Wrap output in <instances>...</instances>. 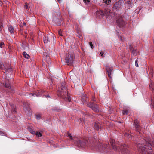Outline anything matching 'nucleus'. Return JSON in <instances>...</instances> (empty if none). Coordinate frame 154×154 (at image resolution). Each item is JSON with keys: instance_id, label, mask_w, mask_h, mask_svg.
Here are the masks:
<instances>
[{"instance_id": "obj_1", "label": "nucleus", "mask_w": 154, "mask_h": 154, "mask_svg": "<svg viewBox=\"0 0 154 154\" xmlns=\"http://www.w3.org/2000/svg\"><path fill=\"white\" fill-rule=\"evenodd\" d=\"M148 142L146 140V143L144 145H137V147L139 151L144 154H153V151L152 149L151 146H154V141L148 140Z\"/></svg>"}, {"instance_id": "obj_2", "label": "nucleus", "mask_w": 154, "mask_h": 154, "mask_svg": "<svg viewBox=\"0 0 154 154\" xmlns=\"http://www.w3.org/2000/svg\"><path fill=\"white\" fill-rule=\"evenodd\" d=\"M57 94L59 97L63 98L65 100L70 102L71 98L68 96L67 88L65 87L64 83H62L61 88H59Z\"/></svg>"}, {"instance_id": "obj_3", "label": "nucleus", "mask_w": 154, "mask_h": 154, "mask_svg": "<svg viewBox=\"0 0 154 154\" xmlns=\"http://www.w3.org/2000/svg\"><path fill=\"white\" fill-rule=\"evenodd\" d=\"M68 136H69L70 139L73 140L75 144L78 147H84L87 144V141L85 140H83L82 141L79 139L77 138H75L73 139L71 134L69 133L68 134Z\"/></svg>"}, {"instance_id": "obj_4", "label": "nucleus", "mask_w": 154, "mask_h": 154, "mask_svg": "<svg viewBox=\"0 0 154 154\" xmlns=\"http://www.w3.org/2000/svg\"><path fill=\"white\" fill-rule=\"evenodd\" d=\"M114 19L117 24L120 26H123L124 24L123 18L122 15L118 13L115 15Z\"/></svg>"}, {"instance_id": "obj_5", "label": "nucleus", "mask_w": 154, "mask_h": 154, "mask_svg": "<svg viewBox=\"0 0 154 154\" xmlns=\"http://www.w3.org/2000/svg\"><path fill=\"white\" fill-rule=\"evenodd\" d=\"M124 4V2L122 0H119L116 2L114 4L113 7V10L115 11H120L122 7Z\"/></svg>"}, {"instance_id": "obj_6", "label": "nucleus", "mask_w": 154, "mask_h": 154, "mask_svg": "<svg viewBox=\"0 0 154 154\" xmlns=\"http://www.w3.org/2000/svg\"><path fill=\"white\" fill-rule=\"evenodd\" d=\"M113 14V13H110V12L109 11H105L104 12L103 11L100 10H98L96 12V15L97 16L100 17V16H101L102 17L104 15L106 16H109Z\"/></svg>"}, {"instance_id": "obj_7", "label": "nucleus", "mask_w": 154, "mask_h": 154, "mask_svg": "<svg viewBox=\"0 0 154 154\" xmlns=\"http://www.w3.org/2000/svg\"><path fill=\"white\" fill-rule=\"evenodd\" d=\"M74 56L69 54H67L65 57V60L68 65H71L73 63Z\"/></svg>"}, {"instance_id": "obj_8", "label": "nucleus", "mask_w": 154, "mask_h": 154, "mask_svg": "<svg viewBox=\"0 0 154 154\" xmlns=\"http://www.w3.org/2000/svg\"><path fill=\"white\" fill-rule=\"evenodd\" d=\"M108 147V146L107 145L103 144L102 143H99L96 148V149H98L101 153H105L106 152V149Z\"/></svg>"}, {"instance_id": "obj_9", "label": "nucleus", "mask_w": 154, "mask_h": 154, "mask_svg": "<svg viewBox=\"0 0 154 154\" xmlns=\"http://www.w3.org/2000/svg\"><path fill=\"white\" fill-rule=\"evenodd\" d=\"M0 69L3 70L4 73L6 75V77L8 76V71L10 72H11L12 71L11 68V67L9 68L8 69L1 62H0Z\"/></svg>"}, {"instance_id": "obj_10", "label": "nucleus", "mask_w": 154, "mask_h": 154, "mask_svg": "<svg viewBox=\"0 0 154 154\" xmlns=\"http://www.w3.org/2000/svg\"><path fill=\"white\" fill-rule=\"evenodd\" d=\"M88 106L91 108L94 111H97L98 110V107L97 104L94 103H92L88 104Z\"/></svg>"}, {"instance_id": "obj_11", "label": "nucleus", "mask_w": 154, "mask_h": 154, "mask_svg": "<svg viewBox=\"0 0 154 154\" xmlns=\"http://www.w3.org/2000/svg\"><path fill=\"white\" fill-rule=\"evenodd\" d=\"M44 91H38L35 93H30L29 94V97H40L42 95L43 92H44Z\"/></svg>"}, {"instance_id": "obj_12", "label": "nucleus", "mask_w": 154, "mask_h": 154, "mask_svg": "<svg viewBox=\"0 0 154 154\" xmlns=\"http://www.w3.org/2000/svg\"><path fill=\"white\" fill-rule=\"evenodd\" d=\"M112 70L113 69L112 68L109 67H107L106 70V72H107L109 77L110 78L111 77V75L112 72Z\"/></svg>"}, {"instance_id": "obj_13", "label": "nucleus", "mask_w": 154, "mask_h": 154, "mask_svg": "<svg viewBox=\"0 0 154 154\" xmlns=\"http://www.w3.org/2000/svg\"><path fill=\"white\" fill-rule=\"evenodd\" d=\"M43 41L45 44H48L50 42L49 38L47 36H45L43 38Z\"/></svg>"}, {"instance_id": "obj_14", "label": "nucleus", "mask_w": 154, "mask_h": 154, "mask_svg": "<svg viewBox=\"0 0 154 154\" xmlns=\"http://www.w3.org/2000/svg\"><path fill=\"white\" fill-rule=\"evenodd\" d=\"M150 89L153 92H154V82L151 81L150 83L149 84Z\"/></svg>"}, {"instance_id": "obj_15", "label": "nucleus", "mask_w": 154, "mask_h": 154, "mask_svg": "<svg viewBox=\"0 0 154 154\" xmlns=\"http://www.w3.org/2000/svg\"><path fill=\"white\" fill-rule=\"evenodd\" d=\"M8 29L10 33H14V29L11 25H9L8 26Z\"/></svg>"}, {"instance_id": "obj_16", "label": "nucleus", "mask_w": 154, "mask_h": 154, "mask_svg": "<svg viewBox=\"0 0 154 154\" xmlns=\"http://www.w3.org/2000/svg\"><path fill=\"white\" fill-rule=\"evenodd\" d=\"M46 60L47 63L48 64H49L51 63V61L50 60V58H49V57L48 55H46Z\"/></svg>"}, {"instance_id": "obj_17", "label": "nucleus", "mask_w": 154, "mask_h": 154, "mask_svg": "<svg viewBox=\"0 0 154 154\" xmlns=\"http://www.w3.org/2000/svg\"><path fill=\"white\" fill-rule=\"evenodd\" d=\"M23 104L24 106V108L26 109L27 110H28V109H29V107L28 104L26 102L23 103Z\"/></svg>"}, {"instance_id": "obj_18", "label": "nucleus", "mask_w": 154, "mask_h": 154, "mask_svg": "<svg viewBox=\"0 0 154 154\" xmlns=\"http://www.w3.org/2000/svg\"><path fill=\"white\" fill-rule=\"evenodd\" d=\"M28 129L29 131L32 134H35V131H34L32 128H28Z\"/></svg>"}, {"instance_id": "obj_19", "label": "nucleus", "mask_w": 154, "mask_h": 154, "mask_svg": "<svg viewBox=\"0 0 154 154\" xmlns=\"http://www.w3.org/2000/svg\"><path fill=\"white\" fill-rule=\"evenodd\" d=\"M134 125L135 126L136 128V131H139V125L138 124L137 122H135L134 124Z\"/></svg>"}, {"instance_id": "obj_20", "label": "nucleus", "mask_w": 154, "mask_h": 154, "mask_svg": "<svg viewBox=\"0 0 154 154\" xmlns=\"http://www.w3.org/2000/svg\"><path fill=\"white\" fill-rule=\"evenodd\" d=\"M23 54L24 57L25 58L28 59V57H29V55L27 54L26 52H23Z\"/></svg>"}, {"instance_id": "obj_21", "label": "nucleus", "mask_w": 154, "mask_h": 154, "mask_svg": "<svg viewBox=\"0 0 154 154\" xmlns=\"http://www.w3.org/2000/svg\"><path fill=\"white\" fill-rule=\"evenodd\" d=\"M103 2L106 4L108 5L111 3V0H104Z\"/></svg>"}, {"instance_id": "obj_22", "label": "nucleus", "mask_w": 154, "mask_h": 154, "mask_svg": "<svg viewBox=\"0 0 154 154\" xmlns=\"http://www.w3.org/2000/svg\"><path fill=\"white\" fill-rule=\"evenodd\" d=\"M34 135H36V136L38 137H41L42 136V134L40 132L37 131L35 132V134Z\"/></svg>"}, {"instance_id": "obj_23", "label": "nucleus", "mask_w": 154, "mask_h": 154, "mask_svg": "<svg viewBox=\"0 0 154 154\" xmlns=\"http://www.w3.org/2000/svg\"><path fill=\"white\" fill-rule=\"evenodd\" d=\"M5 86L6 88H11L10 84L9 83L5 82Z\"/></svg>"}, {"instance_id": "obj_24", "label": "nucleus", "mask_w": 154, "mask_h": 154, "mask_svg": "<svg viewBox=\"0 0 154 154\" xmlns=\"http://www.w3.org/2000/svg\"><path fill=\"white\" fill-rule=\"evenodd\" d=\"M94 126L95 127L96 129L98 130L99 129V126L96 123H94Z\"/></svg>"}, {"instance_id": "obj_25", "label": "nucleus", "mask_w": 154, "mask_h": 154, "mask_svg": "<svg viewBox=\"0 0 154 154\" xmlns=\"http://www.w3.org/2000/svg\"><path fill=\"white\" fill-rule=\"evenodd\" d=\"M11 108H12V109L13 110H14V113L15 112H16L15 110V106L14 105H11Z\"/></svg>"}, {"instance_id": "obj_26", "label": "nucleus", "mask_w": 154, "mask_h": 154, "mask_svg": "<svg viewBox=\"0 0 154 154\" xmlns=\"http://www.w3.org/2000/svg\"><path fill=\"white\" fill-rule=\"evenodd\" d=\"M125 136L128 137L130 138L131 137V135L127 133H125L124 134Z\"/></svg>"}, {"instance_id": "obj_27", "label": "nucleus", "mask_w": 154, "mask_h": 154, "mask_svg": "<svg viewBox=\"0 0 154 154\" xmlns=\"http://www.w3.org/2000/svg\"><path fill=\"white\" fill-rule=\"evenodd\" d=\"M36 119L38 120L40 119L41 118V115L40 114H38L36 115Z\"/></svg>"}, {"instance_id": "obj_28", "label": "nucleus", "mask_w": 154, "mask_h": 154, "mask_svg": "<svg viewBox=\"0 0 154 154\" xmlns=\"http://www.w3.org/2000/svg\"><path fill=\"white\" fill-rule=\"evenodd\" d=\"M84 2L86 4H87L89 3L90 2V0H83Z\"/></svg>"}, {"instance_id": "obj_29", "label": "nucleus", "mask_w": 154, "mask_h": 154, "mask_svg": "<svg viewBox=\"0 0 154 154\" xmlns=\"http://www.w3.org/2000/svg\"><path fill=\"white\" fill-rule=\"evenodd\" d=\"M128 111L127 110H124L122 111V114L124 115L127 114H128Z\"/></svg>"}, {"instance_id": "obj_30", "label": "nucleus", "mask_w": 154, "mask_h": 154, "mask_svg": "<svg viewBox=\"0 0 154 154\" xmlns=\"http://www.w3.org/2000/svg\"><path fill=\"white\" fill-rule=\"evenodd\" d=\"M113 148L115 150H117V149H118L117 147L115 145H114L113 144Z\"/></svg>"}, {"instance_id": "obj_31", "label": "nucleus", "mask_w": 154, "mask_h": 154, "mask_svg": "<svg viewBox=\"0 0 154 154\" xmlns=\"http://www.w3.org/2000/svg\"><path fill=\"white\" fill-rule=\"evenodd\" d=\"M58 33L59 35L60 36H63V35H62V32H61V30H59L58 32Z\"/></svg>"}, {"instance_id": "obj_32", "label": "nucleus", "mask_w": 154, "mask_h": 154, "mask_svg": "<svg viewBox=\"0 0 154 154\" xmlns=\"http://www.w3.org/2000/svg\"><path fill=\"white\" fill-rule=\"evenodd\" d=\"M135 65L136 67H138V63H137V59L135 61Z\"/></svg>"}, {"instance_id": "obj_33", "label": "nucleus", "mask_w": 154, "mask_h": 154, "mask_svg": "<svg viewBox=\"0 0 154 154\" xmlns=\"http://www.w3.org/2000/svg\"><path fill=\"white\" fill-rule=\"evenodd\" d=\"M100 54L102 57H104V53H103V52H102V51L100 53Z\"/></svg>"}, {"instance_id": "obj_34", "label": "nucleus", "mask_w": 154, "mask_h": 154, "mask_svg": "<svg viewBox=\"0 0 154 154\" xmlns=\"http://www.w3.org/2000/svg\"><path fill=\"white\" fill-rule=\"evenodd\" d=\"M89 45H90L91 46V48H93V46L92 44V42H90Z\"/></svg>"}, {"instance_id": "obj_35", "label": "nucleus", "mask_w": 154, "mask_h": 154, "mask_svg": "<svg viewBox=\"0 0 154 154\" xmlns=\"http://www.w3.org/2000/svg\"><path fill=\"white\" fill-rule=\"evenodd\" d=\"M135 51L134 50H133L132 51V54L133 55V56H135V55H136V54H135Z\"/></svg>"}, {"instance_id": "obj_36", "label": "nucleus", "mask_w": 154, "mask_h": 154, "mask_svg": "<svg viewBox=\"0 0 154 154\" xmlns=\"http://www.w3.org/2000/svg\"><path fill=\"white\" fill-rule=\"evenodd\" d=\"M4 45V43L3 42H2L0 43V47L2 48V45Z\"/></svg>"}, {"instance_id": "obj_37", "label": "nucleus", "mask_w": 154, "mask_h": 154, "mask_svg": "<svg viewBox=\"0 0 154 154\" xmlns=\"http://www.w3.org/2000/svg\"><path fill=\"white\" fill-rule=\"evenodd\" d=\"M25 8L26 9H28V7L27 5L26 4L24 6Z\"/></svg>"}, {"instance_id": "obj_38", "label": "nucleus", "mask_w": 154, "mask_h": 154, "mask_svg": "<svg viewBox=\"0 0 154 154\" xmlns=\"http://www.w3.org/2000/svg\"><path fill=\"white\" fill-rule=\"evenodd\" d=\"M1 18L0 17V31H1V27L2 26V25L1 24Z\"/></svg>"}, {"instance_id": "obj_39", "label": "nucleus", "mask_w": 154, "mask_h": 154, "mask_svg": "<svg viewBox=\"0 0 154 154\" xmlns=\"http://www.w3.org/2000/svg\"><path fill=\"white\" fill-rule=\"evenodd\" d=\"M4 133L0 131V135H4Z\"/></svg>"}, {"instance_id": "obj_40", "label": "nucleus", "mask_w": 154, "mask_h": 154, "mask_svg": "<svg viewBox=\"0 0 154 154\" xmlns=\"http://www.w3.org/2000/svg\"><path fill=\"white\" fill-rule=\"evenodd\" d=\"M110 142L111 143H114L115 142V140H112Z\"/></svg>"}, {"instance_id": "obj_41", "label": "nucleus", "mask_w": 154, "mask_h": 154, "mask_svg": "<svg viewBox=\"0 0 154 154\" xmlns=\"http://www.w3.org/2000/svg\"><path fill=\"white\" fill-rule=\"evenodd\" d=\"M45 97H46V98H49L50 97L49 96V95H48L46 96H45Z\"/></svg>"}, {"instance_id": "obj_42", "label": "nucleus", "mask_w": 154, "mask_h": 154, "mask_svg": "<svg viewBox=\"0 0 154 154\" xmlns=\"http://www.w3.org/2000/svg\"><path fill=\"white\" fill-rule=\"evenodd\" d=\"M130 50H132V47L131 46V45H130Z\"/></svg>"}, {"instance_id": "obj_43", "label": "nucleus", "mask_w": 154, "mask_h": 154, "mask_svg": "<svg viewBox=\"0 0 154 154\" xmlns=\"http://www.w3.org/2000/svg\"><path fill=\"white\" fill-rule=\"evenodd\" d=\"M57 1L60 3L62 1V0H57Z\"/></svg>"}, {"instance_id": "obj_44", "label": "nucleus", "mask_w": 154, "mask_h": 154, "mask_svg": "<svg viewBox=\"0 0 154 154\" xmlns=\"http://www.w3.org/2000/svg\"><path fill=\"white\" fill-rule=\"evenodd\" d=\"M23 24L25 25H26V23H23Z\"/></svg>"}, {"instance_id": "obj_45", "label": "nucleus", "mask_w": 154, "mask_h": 154, "mask_svg": "<svg viewBox=\"0 0 154 154\" xmlns=\"http://www.w3.org/2000/svg\"><path fill=\"white\" fill-rule=\"evenodd\" d=\"M60 24V23H59L57 25H59Z\"/></svg>"}, {"instance_id": "obj_46", "label": "nucleus", "mask_w": 154, "mask_h": 154, "mask_svg": "<svg viewBox=\"0 0 154 154\" xmlns=\"http://www.w3.org/2000/svg\"><path fill=\"white\" fill-rule=\"evenodd\" d=\"M92 100L94 101V98H93Z\"/></svg>"}, {"instance_id": "obj_47", "label": "nucleus", "mask_w": 154, "mask_h": 154, "mask_svg": "<svg viewBox=\"0 0 154 154\" xmlns=\"http://www.w3.org/2000/svg\"><path fill=\"white\" fill-rule=\"evenodd\" d=\"M2 3V2H0V4H1V3Z\"/></svg>"}]
</instances>
